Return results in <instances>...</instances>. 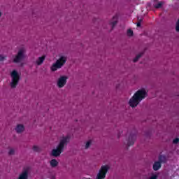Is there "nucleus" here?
Masks as SVG:
<instances>
[{
    "mask_svg": "<svg viewBox=\"0 0 179 179\" xmlns=\"http://www.w3.org/2000/svg\"><path fill=\"white\" fill-rule=\"evenodd\" d=\"M2 17V12L0 11V17Z\"/></svg>",
    "mask_w": 179,
    "mask_h": 179,
    "instance_id": "a878e982",
    "label": "nucleus"
},
{
    "mask_svg": "<svg viewBox=\"0 0 179 179\" xmlns=\"http://www.w3.org/2000/svg\"><path fill=\"white\" fill-rule=\"evenodd\" d=\"M108 169H110V168L107 165L102 166L99 170V172L97 174L96 179L106 178V176L107 173L108 172Z\"/></svg>",
    "mask_w": 179,
    "mask_h": 179,
    "instance_id": "39448f33",
    "label": "nucleus"
},
{
    "mask_svg": "<svg viewBox=\"0 0 179 179\" xmlns=\"http://www.w3.org/2000/svg\"><path fill=\"white\" fill-rule=\"evenodd\" d=\"M141 22H137V27H141Z\"/></svg>",
    "mask_w": 179,
    "mask_h": 179,
    "instance_id": "393cba45",
    "label": "nucleus"
},
{
    "mask_svg": "<svg viewBox=\"0 0 179 179\" xmlns=\"http://www.w3.org/2000/svg\"><path fill=\"white\" fill-rule=\"evenodd\" d=\"M66 62V57L64 56H62L59 59L56 61L53 65H52L50 69L52 72H55L57 69H59L65 65V63Z\"/></svg>",
    "mask_w": 179,
    "mask_h": 179,
    "instance_id": "20e7f679",
    "label": "nucleus"
},
{
    "mask_svg": "<svg viewBox=\"0 0 179 179\" xmlns=\"http://www.w3.org/2000/svg\"><path fill=\"white\" fill-rule=\"evenodd\" d=\"M136 140V134H130L127 141V146H132V145L135 143Z\"/></svg>",
    "mask_w": 179,
    "mask_h": 179,
    "instance_id": "1a4fd4ad",
    "label": "nucleus"
},
{
    "mask_svg": "<svg viewBox=\"0 0 179 179\" xmlns=\"http://www.w3.org/2000/svg\"><path fill=\"white\" fill-rule=\"evenodd\" d=\"M23 59H24V51L23 50V49H21L15 56L13 62H14V64H19L20 62H22Z\"/></svg>",
    "mask_w": 179,
    "mask_h": 179,
    "instance_id": "423d86ee",
    "label": "nucleus"
},
{
    "mask_svg": "<svg viewBox=\"0 0 179 179\" xmlns=\"http://www.w3.org/2000/svg\"><path fill=\"white\" fill-rule=\"evenodd\" d=\"M162 6H163V2H159L154 5V8H155L156 9H159V8H162Z\"/></svg>",
    "mask_w": 179,
    "mask_h": 179,
    "instance_id": "f3484780",
    "label": "nucleus"
},
{
    "mask_svg": "<svg viewBox=\"0 0 179 179\" xmlns=\"http://www.w3.org/2000/svg\"><path fill=\"white\" fill-rule=\"evenodd\" d=\"M33 150H34V152H40V148H38L36 145H34Z\"/></svg>",
    "mask_w": 179,
    "mask_h": 179,
    "instance_id": "aec40b11",
    "label": "nucleus"
},
{
    "mask_svg": "<svg viewBox=\"0 0 179 179\" xmlns=\"http://www.w3.org/2000/svg\"><path fill=\"white\" fill-rule=\"evenodd\" d=\"M178 142H179L178 138H176L173 139V143H175V144L178 143Z\"/></svg>",
    "mask_w": 179,
    "mask_h": 179,
    "instance_id": "5701e85b",
    "label": "nucleus"
},
{
    "mask_svg": "<svg viewBox=\"0 0 179 179\" xmlns=\"http://www.w3.org/2000/svg\"><path fill=\"white\" fill-rule=\"evenodd\" d=\"M145 97H146V91L145 90H139L129 101L130 107H136V106H138V104H139Z\"/></svg>",
    "mask_w": 179,
    "mask_h": 179,
    "instance_id": "f257e3e1",
    "label": "nucleus"
},
{
    "mask_svg": "<svg viewBox=\"0 0 179 179\" xmlns=\"http://www.w3.org/2000/svg\"><path fill=\"white\" fill-rule=\"evenodd\" d=\"M15 131L17 134H22V132L24 131V126H23V124H17Z\"/></svg>",
    "mask_w": 179,
    "mask_h": 179,
    "instance_id": "9b49d317",
    "label": "nucleus"
},
{
    "mask_svg": "<svg viewBox=\"0 0 179 179\" xmlns=\"http://www.w3.org/2000/svg\"><path fill=\"white\" fill-rule=\"evenodd\" d=\"M90 145H92V141H88L85 144V149H89Z\"/></svg>",
    "mask_w": 179,
    "mask_h": 179,
    "instance_id": "6ab92c4d",
    "label": "nucleus"
},
{
    "mask_svg": "<svg viewBox=\"0 0 179 179\" xmlns=\"http://www.w3.org/2000/svg\"><path fill=\"white\" fill-rule=\"evenodd\" d=\"M4 59H6V56L0 55V61H3Z\"/></svg>",
    "mask_w": 179,
    "mask_h": 179,
    "instance_id": "4be33fe9",
    "label": "nucleus"
},
{
    "mask_svg": "<svg viewBox=\"0 0 179 179\" xmlns=\"http://www.w3.org/2000/svg\"><path fill=\"white\" fill-rule=\"evenodd\" d=\"M178 23H179V18H178Z\"/></svg>",
    "mask_w": 179,
    "mask_h": 179,
    "instance_id": "cd10ccee",
    "label": "nucleus"
},
{
    "mask_svg": "<svg viewBox=\"0 0 179 179\" xmlns=\"http://www.w3.org/2000/svg\"><path fill=\"white\" fill-rule=\"evenodd\" d=\"M159 163L162 164V163H166L167 162V157H166V155H160L159 157Z\"/></svg>",
    "mask_w": 179,
    "mask_h": 179,
    "instance_id": "4468645a",
    "label": "nucleus"
},
{
    "mask_svg": "<svg viewBox=\"0 0 179 179\" xmlns=\"http://www.w3.org/2000/svg\"><path fill=\"white\" fill-rule=\"evenodd\" d=\"M127 35L129 37H132V36H134V31H132L131 29H128L127 30Z\"/></svg>",
    "mask_w": 179,
    "mask_h": 179,
    "instance_id": "a211bd4d",
    "label": "nucleus"
},
{
    "mask_svg": "<svg viewBox=\"0 0 179 179\" xmlns=\"http://www.w3.org/2000/svg\"><path fill=\"white\" fill-rule=\"evenodd\" d=\"M17 179H29V168H24Z\"/></svg>",
    "mask_w": 179,
    "mask_h": 179,
    "instance_id": "6e6552de",
    "label": "nucleus"
},
{
    "mask_svg": "<svg viewBox=\"0 0 179 179\" xmlns=\"http://www.w3.org/2000/svg\"><path fill=\"white\" fill-rule=\"evenodd\" d=\"M142 55H143V53H139L138 55H137L136 57L134 59L133 62H138L139 58H141Z\"/></svg>",
    "mask_w": 179,
    "mask_h": 179,
    "instance_id": "dca6fc26",
    "label": "nucleus"
},
{
    "mask_svg": "<svg viewBox=\"0 0 179 179\" xmlns=\"http://www.w3.org/2000/svg\"><path fill=\"white\" fill-rule=\"evenodd\" d=\"M138 22H141V23H142V19L138 20Z\"/></svg>",
    "mask_w": 179,
    "mask_h": 179,
    "instance_id": "bb28decb",
    "label": "nucleus"
},
{
    "mask_svg": "<svg viewBox=\"0 0 179 179\" xmlns=\"http://www.w3.org/2000/svg\"><path fill=\"white\" fill-rule=\"evenodd\" d=\"M68 80V77L63 76H61L58 80H57V86L61 89L62 87H64L65 85H66V80Z\"/></svg>",
    "mask_w": 179,
    "mask_h": 179,
    "instance_id": "0eeeda50",
    "label": "nucleus"
},
{
    "mask_svg": "<svg viewBox=\"0 0 179 179\" xmlns=\"http://www.w3.org/2000/svg\"><path fill=\"white\" fill-rule=\"evenodd\" d=\"M176 31H179V22L176 23Z\"/></svg>",
    "mask_w": 179,
    "mask_h": 179,
    "instance_id": "b1692460",
    "label": "nucleus"
},
{
    "mask_svg": "<svg viewBox=\"0 0 179 179\" xmlns=\"http://www.w3.org/2000/svg\"><path fill=\"white\" fill-rule=\"evenodd\" d=\"M44 61H45V56L43 55L38 58L36 61V65L40 66L44 62Z\"/></svg>",
    "mask_w": 179,
    "mask_h": 179,
    "instance_id": "f8f14e48",
    "label": "nucleus"
},
{
    "mask_svg": "<svg viewBox=\"0 0 179 179\" xmlns=\"http://www.w3.org/2000/svg\"><path fill=\"white\" fill-rule=\"evenodd\" d=\"M10 76L11 82L10 83V86L11 89H15L16 86L19 85V81L20 80V76L16 70H13L10 73Z\"/></svg>",
    "mask_w": 179,
    "mask_h": 179,
    "instance_id": "7ed1b4c3",
    "label": "nucleus"
},
{
    "mask_svg": "<svg viewBox=\"0 0 179 179\" xmlns=\"http://www.w3.org/2000/svg\"><path fill=\"white\" fill-rule=\"evenodd\" d=\"M152 169L154 171H157V170H160L162 169V164L160 162H155L153 164Z\"/></svg>",
    "mask_w": 179,
    "mask_h": 179,
    "instance_id": "9d476101",
    "label": "nucleus"
},
{
    "mask_svg": "<svg viewBox=\"0 0 179 179\" xmlns=\"http://www.w3.org/2000/svg\"><path fill=\"white\" fill-rule=\"evenodd\" d=\"M69 141H71V138L69 136L62 137L57 148L52 150V156H54L55 157L60 156L61 153L64 152L65 146L69 143Z\"/></svg>",
    "mask_w": 179,
    "mask_h": 179,
    "instance_id": "f03ea898",
    "label": "nucleus"
},
{
    "mask_svg": "<svg viewBox=\"0 0 179 179\" xmlns=\"http://www.w3.org/2000/svg\"><path fill=\"white\" fill-rule=\"evenodd\" d=\"M50 166L52 167H57V166H58V161H57V159H52L50 161Z\"/></svg>",
    "mask_w": 179,
    "mask_h": 179,
    "instance_id": "2eb2a0df",
    "label": "nucleus"
},
{
    "mask_svg": "<svg viewBox=\"0 0 179 179\" xmlns=\"http://www.w3.org/2000/svg\"><path fill=\"white\" fill-rule=\"evenodd\" d=\"M113 22H110V25L112 27V29H114V27H115V25L117 24V23H118V17L117 15L113 17Z\"/></svg>",
    "mask_w": 179,
    "mask_h": 179,
    "instance_id": "ddd939ff",
    "label": "nucleus"
},
{
    "mask_svg": "<svg viewBox=\"0 0 179 179\" xmlns=\"http://www.w3.org/2000/svg\"><path fill=\"white\" fill-rule=\"evenodd\" d=\"M8 155H15V150L10 149L8 152Z\"/></svg>",
    "mask_w": 179,
    "mask_h": 179,
    "instance_id": "412c9836",
    "label": "nucleus"
}]
</instances>
